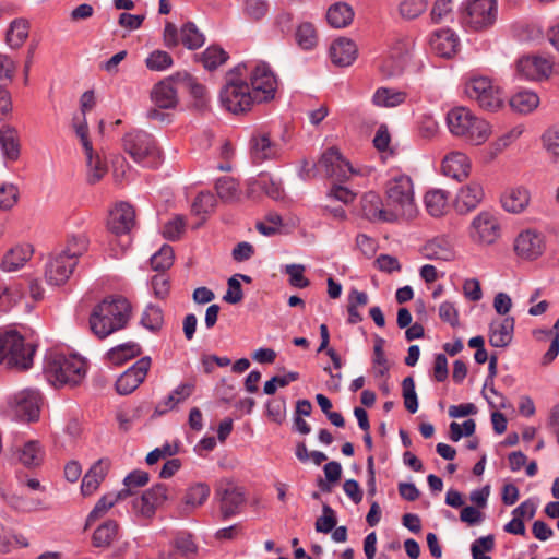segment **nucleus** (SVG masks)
I'll use <instances>...</instances> for the list:
<instances>
[{
  "label": "nucleus",
  "mask_w": 559,
  "mask_h": 559,
  "mask_svg": "<svg viewBox=\"0 0 559 559\" xmlns=\"http://www.w3.org/2000/svg\"><path fill=\"white\" fill-rule=\"evenodd\" d=\"M131 317V305L121 296L105 298L96 305L90 316L91 331L98 338H106L127 326Z\"/></svg>",
  "instance_id": "nucleus-1"
},
{
  "label": "nucleus",
  "mask_w": 559,
  "mask_h": 559,
  "mask_svg": "<svg viewBox=\"0 0 559 559\" xmlns=\"http://www.w3.org/2000/svg\"><path fill=\"white\" fill-rule=\"evenodd\" d=\"M247 67H236L228 71L225 76V84L221 90L219 99L222 106L233 114H245L252 109L258 102L257 95L250 90L242 70Z\"/></svg>",
  "instance_id": "nucleus-2"
},
{
  "label": "nucleus",
  "mask_w": 559,
  "mask_h": 559,
  "mask_svg": "<svg viewBox=\"0 0 559 559\" xmlns=\"http://www.w3.org/2000/svg\"><path fill=\"white\" fill-rule=\"evenodd\" d=\"M86 361L75 354L51 352L47 355L45 374L55 386L80 384L86 376Z\"/></svg>",
  "instance_id": "nucleus-3"
},
{
  "label": "nucleus",
  "mask_w": 559,
  "mask_h": 559,
  "mask_svg": "<svg viewBox=\"0 0 559 559\" xmlns=\"http://www.w3.org/2000/svg\"><path fill=\"white\" fill-rule=\"evenodd\" d=\"M450 132L472 145L484 144L491 134L489 122L477 117L466 107L452 108L447 115Z\"/></svg>",
  "instance_id": "nucleus-4"
},
{
  "label": "nucleus",
  "mask_w": 559,
  "mask_h": 559,
  "mask_svg": "<svg viewBox=\"0 0 559 559\" xmlns=\"http://www.w3.org/2000/svg\"><path fill=\"white\" fill-rule=\"evenodd\" d=\"M386 204L390 217L395 219H413L418 213L415 202L414 185L409 176H393L385 186Z\"/></svg>",
  "instance_id": "nucleus-5"
},
{
  "label": "nucleus",
  "mask_w": 559,
  "mask_h": 559,
  "mask_svg": "<svg viewBox=\"0 0 559 559\" xmlns=\"http://www.w3.org/2000/svg\"><path fill=\"white\" fill-rule=\"evenodd\" d=\"M122 147L135 163L145 167L156 168L163 163V153L154 136L143 130L126 133Z\"/></svg>",
  "instance_id": "nucleus-6"
},
{
  "label": "nucleus",
  "mask_w": 559,
  "mask_h": 559,
  "mask_svg": "<svg viewBox=\"0 0 559 559\" xmlns=\"http://www.w3.org/2000/svg\"><path fill=\"white\" fill-rule=\"evenodd\" d=\"M498 17L497 0H467L462 11V25L472 32H484L493 26Z\"/></svg>",
  "instance_id": "nucleus-7"
},
{
  "label": "nucleus",
  "mask_w": 559,
  "mask_h": 559,
  "mask_svg": "<svg viewBox=\"0 0 559 559\" xmlns=\"http://www.w3.org/2000/svg\"><path fill=\"white\" fill-rule=\"evenodd\" d=\"M34 347L14 331L0 335V361L21 370L28 369L33 362Z\"/></svg>",
  "instance_id": "nucleus-8"
},
{
  "label": "nucleus",
  "mask_w": 559,
  "mask_h": 559,
  "mask_svg": "<svg viewBox=\"0 0 559 559\" xmlns=\"http://www.w3.org/2000/svg\"><path fill=\"white\" fill-rule=\"evenodd\" d=\"M465 94L485 110L496 111L503 106L501 88L487 76H473L465 83Z\"/></svg>",
  "instance_id": "nucleus-9"
},
{
  "label": "nucleus",
  "mask_w": 559,
  "mask_h": 559,
  "mask_svg": "<svg viewBox=\"0 0 559 559\" xmlns=\"http://www.w3.org/2000/svg\"><path fill=\"white\" fill-rule=\"evenodd\" d=\"M501 236V225L498 217L488 212H479L468 227L469 239L478 246H490Z\"/></svg>",
  "instance_id": "nucleus-10"
},
{
  "label": "nucleus",
  "mask_w": 559,
  "mask_h": 559,
  "mask_svg": "<svg viewBox=\"0 0 559 559\" xmlns=\"http://www.w3.org/2000/svg\"><path fill=\"white\" fill-rule=\"evenodd\" d=\"M75 133L80 138L86 156V180L91 185L99 182L108 171L106 160L97 153H94L92 142L88 139V129L84 120L75 123Z\"/></svg>",
  "instance_id": "nucleus-11"
},
{
  "label": "nucleus",
  "mask_w": 559,
  "mask_h": 559,
  "mask_svg": "<svg viewBox=\"0 0 559 559\" xmlns=\"http://www.w3.org/2000/svg\"><path fill=\"white\" fill-rule=\"evenodd\" d=\"M250 84L258 102H270L277 90V80L270 66L265 62L255 63L250 70Z\"/></svg>",
  "instance_id": "nucleus-12"
},
{
  "label": "nucleus",
  "mask_w": 559,
  "mask_h": 559,
  "mask_svg": "<svg viewBox=\"0 0 559 559\" xmlns=\"http://www.w3.org/2000/svg\"><path fill=\"white\" fill-rule=\"evenodd\" d=\"M513 248L519 258L527 261L537 260L546 249L545 236L534 228L523 229L515 237Z\"/></svg>",
  "instance_id": "nucleus-13"
},
{
  "label": "nucleus",
  "mask_w": 559,
  "mask_h": 559,
  "mask_svg": "<svg viewBox=\"0 0 559 559\" xmlns=\"http://www.w3.org/2000/svg\"><path fill=\"white\" fill-rule=\"evenodd\" d=\"M168 499V488L165 484H156L145 490L141 497L132 502L135 515L143 520H152L157 511Z\"/></svg>",
  "instance_id": "nucleus-14"
},
{
  "label": "nucleus",
  "mask_w": 559,
  "mask_h": 559,
  "mask_svg": "<svg viewBox=\"0 0 559 559\" xmlns=\"http://www.w3.org/2000/svg\"><path fill=\"white\" fill-rule=\"evenodd\" d=\"M41 401L39 391L25 389L14 394L9 404L15 417L24 421H35L39 418Z\"/></svg>",
  "instance_id": "nucleus-15"
},
{
  "label": "nucleus",
  "mask_w": 559,
  "mask_h": 559,
  "mask_svg": "<svg viewBox=\"0 0 559 559\" xmlns=\"http://www.w3.org/2000/svg\"><path fill=\"white\" fill-rule=\"evenodd\" d=\"M216 496L219 499V509L224 519L239 513L246 502L245 489L229 479H222L218 483Z\"/></svg>",
  "instance_id": "nucleus-16"
},
{
  "label": "nucleus",
  "mask_w": 559,
  "mask_h": 559,
  "mask_svg": "<svg viewBox=\"0 0 559 559\" xmlns=\"http://www.w3.org/2000/svg\"><path fill=\"white\" fill-rule=\"evenodd\" d=\"M181 87L180 72L164 78L151 91V100L159 109H174L178 105V88Z\"/></svg>",
  "instance_id": "nucleus-17"
},
{
  "label": "nucleus",
  "mask_w": 559,
  "mask_h": 559,
  "mask_svg": "<svg viewBox=\"0 0 559 559\" xmlns=\"http://www.w3.org/2000/svg\"><path fill=\"white\" fill-rule=\"evenodd\" d=\"M318 168L328 177L338 181L347 180L352 175L356 174L352 165L334 147L329 148L322 154L318 162Z\"/></svg>",
  "instance_id": "nucleus-18"
},
{
  "label": "nucleus",
  "mask_w": 559,
  "mask_h": 559,
  "mask_svg": "<svg viewBox=\"0 0 559 559\" xmlns=\"http://www.w3.org/2000/svg\"><path fill=\"white\" fill-rule=\"evenodd\" d=\"M135 224V212L126 202L117 203L109 212L107 219L108 231L116 237H127Z\"/></svg>",
  "instance_id": "nucleus-19"
},
{
  "label": "nucleus",
  "mask_w": 559,
  "mask_h": 559,
  "mask_svg": "<svg viewBox=\"0 0 559 559\" xmlns=\"http://www.w3.org/2000/svg\"><path fill=\"white\" fill-rule=\"evenodd\" d=\"M152 360L148 356L140 358L132 367L126 370L116 381V391L120 395H128L135 391L145 380Z\"/></svg>",
  "instance_id": "nucleus-20"
},
{
  "label": "nucleus",
  "mask_w": 559,
  "mask_h": 559,
  "mask_svg": "<svg viewBox=\"0 0 559 559\" xmlns=\"http://www.w3.org/2000/svg\"><path fill=\"white\" fill-rule=\"evenodd\" d=\"M409 52V44L405 40L395 41L379 63V70L385 78L400 75L405 66Z\"/></svg>",
  "instance_id": "nucleus-21"
},
{
  "label": "nucleus",
  "mask_w": 559,
  "mask_h": 559,
  "mask_svg": "<svg viewBox=\"0 0 559 559\" xmlns=\"http://www.w3.org/2000/svg\"><path fill=\"white\" fill-rule=\"evenodd\" d=\"M71 259L60 252L49 259L45 269V277L49 284L63 285L70 278L76 266V262Z\"/></svg>",
  "instance_id": "nucleus-22"
},
{
  "label": "nucleus",
  "mask_w": 559,
  "mask_h": 559,
  "mask_svg": "<svg viewBox=\"0 0 559 559\" xmlns=\"http://www.w3.org/2000/svg\"><path fill=\"white\" fill-rule=\"evenodd\" d=\"M516 72L527 80L539 81L549 78L552 62L538 56L522 57L516 62Z\"/></svg>",
  "instance_id": "nucleus-23"
},
{
  "label": "nucleus",
  "mask_w": 559,
  "mask_h": 559,
  "mask_svg": "<svg viewBox=\"0 0 559 559\" xmlns=\"http://www.w3.org/2000/svg\"><path fill=\"white\" fill-rule=\"evenodd\" d=\"M263 194L278 201L284 198L285 192L280 181L274 180L269 174H260L248 182L247 195L258 199Z\"/></svg>",
  "instance_id": "nucleus-24"
},
{
  "label": "nucleus",
  "mask_w": 559,
  "mask_h": 559,
  "mask_svg": "<svg viewBox=\"0 0 559 559\" xmlns=\"http://www.w3.org/2000/svg\"><path fill=\"white\" fill-rule=\"evenodd\" d=\"M472 169L469 157L461 151L448 153L441 163V171L444 176L463 181L468 178Z\"/></svg>",
  "instance_id": "nucleus-25"
},
{
  "label": "nucleus",
  "mask_w": 559,
  "mask_h": 559,
  "mask_svg": "<svg viewBox=\"0 0 559 559\" xmlns=\"http://www.w3.org/2000/svg\"><path fill=\"white\" fill-rule=\"evenodd\" d=\"M429 46L433 53L439 57L449 59L457 52L460 41L452 29L442 28L431 34Z\"/></svg>",
  "instance_id": "nucleus-26"
},
{
  "label": "nucleus",
  "mask_w": 559,
  "mask_h": 559,
  "mask_svg": "<svg viewBox=\"0 0 559 559\" xmlns=\"http://www.w3.org/2000/svg\"><path fill=\"white\" fill-rule=\"evenodd\" d=\"M33 254L34 248L31 243H16L4 252L0 269L7 273L16 272L25 266Z\"/></svg>",
  "instance_id": "nucleus-27"
},
{
  "label": "nucleus",
  "mask_w": 559,
  "mask_h": 559,
  "mask_svg": "<svg viewBox=\"0 0 559 559\" xmlns=\"http://www.w3.org/2000/svg\"><path fill=\"white\" fill-rule=\"evenodd\" d=\"M360 203L362 215L371 222L396 221L395 217L389 215L390 206L386 203L384 205L381 197L373 191L365 193Z\"/></svg>",
  "instance_id": "nucleus-28"
},
{
  "label": "nucleus",
  "mask_w": 559,
  "mask_h": 559,
  "mask_svg": "<svg viewBox=\"0 0 559 559\" xmlns=\"http://www.w3.org/2000/svg\"><path fill=\"white\" fill-rule=\"evenodd\" d=\"M484 198V189L480 183L472 181L463 186L454 200L455 210L461 213H468L475 210Z\"/></svg>",
  "instance_id": "nucleus-29"
},
{
  "label": "nucleus",
  "mask_w": 559,
  "mask_h": 559,
  "mask_svg": "<svg viewBox=\"0 0 559 559\" xmlns=\"http://www.w3.org/2000/svg\"><path fill=\"white\" fill-rule=\"evenodd\" d=\"M109 468L110 461L108 459H99L95 462L83 477L81 485L82 495L92 496L106 478Z\"/></svg>",
  "instance_id": "nucleus-30"
},
{
  "label": "nucleus",
  "mask_w": 559,
  "mask_h": 559,
  "mask_svg": "<svg viewBox=\"0 0 559 559\" xmlns=\"http://www.w3.org/2000/svg\"><path fill=\"white\" fill-rule=\"evenodd\" d=\"M500 201L504 211L519 214L528 206L531 193L525 187H511L502 193Z\"/></svg>",
  "instance_id": "nucleus-31"
},
{
  "label": "nucleus",
  "mask_w": 559,
  "mask_h": 559,
  "mask_svg": "<svg viewBox=\"0 0 559 559\" xmlns=\"http://www.w3.org/2000/svg\"><path fill=\"white\" fill-rule=\"evenodd\" d=\"M425 259L436 261H451L455 258V250L452 241L447 237H436L421 248Z\"/></svg>",
  "instance_id": "nucleus-32"
},
{
  "label": "nucleus",
  "mask_w": 559,
  "mask_h": 559,
  "mask_svg": "<svg viewBox=\"0 0 559 559\" xmlns=\"http://www.w3.org/2000/svg\"><path fill=\"white\" fill-rule=\"evenodd\" d=\"M357 46L348 38L340 37L330 47V57L334 64L340 67L350 66L357 58Z\"/></svg>",
  "instance_id": "nucleus-33"
},
{
  "label": "nucleus",
  "mask_w": 559,
  "mask_h": 559,
  "mask_svg": "<svg viewBox=\"0 0 559 559\" xmlns=\"http://www.w3.org/2000/svg\"><path fill=\"white\" fill-rule=\"evenodd\" d=\"M514 319L507 317L493 320L489 326V343L493 347L508 346L513 337Z\"/></svg>",
  "instance_id": "nucleus-34"
},
{
  "label": "nucleus",
  "mask_w": 559,
  "mask_h": 559,
  "mask_svg": "<svg viewBox=\"0 0 559 559\" xmlns=\"http://www.w3.org/2000/svg\"><path fill=\"white\" fill-rule=\"evenodd\" d=\"M194 390L195 384L193 382L180 383L168 396L158 402L155 413L163 415L175 409L180 403L189 399L193 394Z\"/></svg>",
  "instance_id": "nucleus-35"
},
{
  "label": "nucleus",
  "mask_w": 559,
  "mask_h": 559,
  "mask_svg": "<svg viewBox=\"0 0 559 559\" xmlns=\"http://www.w3.org/2000/svg\"><path fill=\"white\" fill-rule=\"evenodd\" d=\"M276 147L271 141L269 133L257 131L251 138V155L254 162L262 163L274 157Z\"/></svg>",
  "instance_id": "nucleus-36"
},
{
  "label": "nucleus",
  "mask_w": 559,
  "mask_h": 559,
  "mask_svg": "<svg viewBox=\"0 0 559 559\" xmlns=\"http://www.w3.org/2000/svg\"><path fill=\"white\" fill-rule=\"evenodd\" d=\"M354 20V10L345 2H336L326 11V21L334 28H344Z\"/></svg>",
  "instance_id": "nucleus-37"
},
{
  "label": "nucleus",
  "mask_w": 559,
  "mask_h": 559,
  "mask_svg": "<svg viewBox=\"0 0 559 559\" xmlns=\"http://www.w3.org/2000/svg\"><path fill=\"white\" fill-rule=\"evenodd\" d=\"M424 201L427 212L433 217H441L449 210V193L442 189L429 190Z\"/></svg>",
  "instance_id": "nucleus-38"
},
{
  "label": "nucleus",
  "mask_w": 559,
  "mask_h": 559,
  "mask_svg": "<svg viewBox=\"0 0 559 559\" xmlns=\"http://www.w3.org/2000/svg\"><path fill=\"white\" fill-rule=\"evenodd\" d=\"M129 497V490H120L116 493L109 492L104 495L95 504L94 509L87 516L86 524L90 525L94 521L104 516L118 501Z\"/></svg>",
  "instance_id": "nucleus-39"
},
{
  "label": "nucleus",
  "mask_w": 559,
  "mask_h": 559,
  "mask_svg": "<svg viewBox=\"0 0 559 559\" xmlns=\"http://www.w3.org/2000/svg\"><path fill=\"white\" fill-rule=\"evenodd\" d=\"M0 145L3 155L9 160H16L20 156V141L16 129L10 126L0 128Z\"/></svg>",
  "instance_id": "nucleus-40"
},
{
  "label": "nucleus",
  "mask_w": 559,
  "mask_h": 559,
  "mask_svg": "<svg viewBox=\"0 0 559 559\" xmlns=\"http://www.w3.org/2000/svg\"><path fill=\"white\" fill-rule=\"evenodd\" d=\"M407 96L405 91L379 87L372 96V103L379 107H396L404 104Z\"/></svg>",
  "instance_id": "nucleus-41"
},
{
  "label": "nucleus",
  "mask_w": 559,
  "mask_h": 559,
  "mask_svg": "<svg viewBox=\"0 0 559 559\" xmlns=\"http://www.w3.org/2000/svg\"><path fill=\"white\" fill-rule=\"evenodd\" d=\"M29 34V23L25 19H15L7 31L5 41L11 48H20Z\"/></svg>",
  "instance_id": "nucleus-42"
},
{
  "label": "nucleus",
  "mask_w": 559,
  "mask_h": 559,
  "mask_svg": "<svg viewBox=\"0 0 559 559\" xmlns=\"http://www.w3.org/2000/svg\"><path fill=\"white\" fill-rule=\"evenodd\" d=\"M119 525L116 521L109 520L99 525L93 534V545L95 547H108L117 538Z\"/></svg>",
  "instance_id": "nucleus-43"
},
{
  "label": "nucleus",
  "mask_w": 559,
  "mask_h": 559,
  "mask_svg": "<svg viewBox=\"0 0 559 559\" xmlns=\"http://www.w3.org/2000/svg\"><path fill=\"white\" fill-rule=\"evenodd\" d=\"M180 76L181 88L187 90L191 94L198 107H205L209 100L206 87L187 72H180Z\"/></svg>",
  "instance_id": "nucleus-44"
},
{
  "label": "nucleus",
  "mask_w": 559,
  "mask_h": 559,
  "mask_svg": "<svg viewBox=\"0 0 559 559\" xmlns=\"http://www.w3.org/2000/svg\"><path fill=\"white\" fill-rule=\"evenodd\" d=\"M141 354V346L136 343H126L111 348L107 353L108 360L116 366L122 365Z\"/></svg>",
  "instance_id": "nucleus-45"
},
{
  "label": "nucleus",
  "mask_w": 559,
  "mask_h": 559,
  "mask_svg": "<svg viewBox=\"0 0 559 559\" xmlns=\"http://www.w3.org/2000/svg\"><path fill=\"white\" fill-rule=\"evenodd\" d=\"M539 105V97L531 91H521L514 94L510 99V106L520 114H528Z\"/></svg>",
  "instance_id": "nucleus-46"
},
{
  "label": "nucleus",
  "mask_w": 559,
  "mask_h": 559,
  "mask_svg": "<svg viewBox=\"0 0 559 559\" xmlns=\"http://www.w3.org/2000/svg\"><path fill=\"white\" fill-rule=\"evenodd\" d=\"M523 133V128L521 126H516L499 136L495 142H492L487 151L489 156V160L495 159L500 153H502L511 143H513L519 136Z\"/></svg>",
  "instance_id": "nucleus-47"
},
{
  "label": "nucleus",
  "mask_w": 559,
  "mask_h": 559,
  "mask_svg": "<svg viewBox=\"0 0 559 559\" xmlns=\"http://www.w3.org/2000/svg\"><path fill=\"white\" fill-rule=\"evenodd\" d=\"M295 40L305 50L314 48L318 44V33L314 25L309 22L299 24L295 32Z\"/></svg>",
  "instance_id": "nucleus-48"
},
{
  "label": "nucleus",
  "mask_w": 559,
  "mask_h": 559,
  "mask_svg": "<svg viewBox=\"0 0 559 559\" xmlns=\"http://www.w3.org/2000/svg\"><path fill=\"white\" fill-rule=\"evenodd\" d=\"M19 460L27 467L38 466L44 460V451L37 441H28L20 450Z\"/></svg>",
  "instance_id": "nucleus-49"
},
{
  "label": "nucleus",
  "mask_w": 559,
  "mask_h": 559,
  "mask_svg": "<svg viewBox=\"0 0 559 559\" xmlns=\"http://www.w3.org/2000/svg\"><path fill=\"white\" fill-rule=\"evenodd\" d=\"M90 240L84 234L72 235L68 238L66 248L60 252L67 254V258H72L78 263V259L83 255L88 249Z\"/></svg>",
  "instance_id": "nucleus-50"
},
{
  "label": "nucleus",
  "mask_w": 559,
  "mask_h": 559,
  "mask_svg": "<svg viewBox=\"0 0 559 559\" xmlns=\"http://www.w3.org/2000/svg\"><path fill=\"white\" fill-rule=\"evenodd\" d=\"M217 195L225 202H231L239 198V183L231 177L219 178L215 186Z\"/></svg>",
  "instance_id": "nucleus-51"
},
{
  "label": "nucleus",
  "mask_w": 559,
  "mask_h": 559,
  "mask_svg": "<svg viewBox=\"0 0 559 559\" xmlns=\"http://www.w3.org/2000/svg\"><path fill=\"white\" fill-rule=\"evenodd\" d=\"M211 489L204 483H197L187 489L183 501L186 506L198 508L202 506L209 498Z\"/></svg>",
  "instance_id": "nucleus-52"
},
{
  "label": "nucleus",
  "mask_w": 559,
  "mask_h": 559,
  "mask_svg": "<svg viewBox=\"0 0 559 559\" xmlns=\"http://www.w3.org/2000/svg\"><path fill=\"white\" fill-rule=\"evenodd\" d=\"M228 59V53L218 46H210L202 53L201 61L205 69L215 70L224 64Z\"/></svg>",
  "instance_id": "nucleus-53"
},
{
  "label": "nucleus",
  "mask_w": 559,
  "mask_h": 559,
  "mask_svg": "<svg viewBox=\"0 0 559 559\" xmlns=\"http://www.w3.org/2000/svg\"><path fill=\"white\" fill-rule=\"evenodd\" d=\"M181 43L189 49H198L204 43L203 35L193 23H187L180 31Z\"/></svg>",
  "instance_id": "nucleus-54"
},
{
  "label": "nucleus",
  "mask_w": 559,
  "mask_h": 559,
  "mask_svg": "<svg viewBox=\"0 0 559 559\" xmlns=\"http://www.w3.org/2000/svg\"><path fill=\"white\" fill-rule=\"evenodd\" d=\"M171 56L164 50H154L145 59V66L151 71H165L173 66Z\"/></svg>",
  "instance_id": "nucleus-55"
},
{
  "label": "nucleus",
  "mask_w": 559,
  "mask_h": 559,
  "mask_svg": "<svg viewBox=\"0 0 559 559\" xmlns=\"http://www.w3.org/2000/svg\"><path fill=\"white\" fill-rule=\"evenodd\" d=\"M427 4V0H403L399 5V12L403 19L414 20L426 11Z\"/></svg>",
  "instance_id": "nucleus-56"
},
{
  "label": "nucleus",
  "mask_w": 559,
  "mask_h": 559,
  "mask_svg": "<svg viewBox=\"0 0 559 559\" xmlns=\"http://www.w3.org/2000/svg\"><path fill=\"white\" fill-rule=\"evenodd\" d=\"M430 16L435 24L452 20L453 0H436L431 9Z\"/></svg>",
  "instance_id": "nucleus-57"
},
{
  "label": "nucleus",
  "mask_w": 559,
  "mask_h": 559,
  "mask_svg": "<svg viewBox=\"0 0 559 559\" xmlns=\"http://www.w3.org/2000/svg\"><path fill=\"white\" fill-rule=\"evenodd\" d=\"M28 543L23 535H11L3 525L0 524V551L10 552L16 547H27Z\"/></svg>",
  "instance_id": "nucleus-58"
},
{
  "label": "nucleus",
  "mask_w": 559,
  "mask_h": 559,
  "mask_svg": "<svg viewBox=\"0 0 559 559\" xmlns=\"http://www.w3.org/2000/svg\"><path fill=\"white\" fill-rule=\"evenodd\" d=\"M141 323L151 331H158L164 323L162 309L156 306H147L143 312Z\"/></svg>",
  "instance_id": "nucleus-59"
},
{
  "label": "nucleus",
  "mask_w": 559,
  "mask_h": 559,
  "mask_svg": "<svg viewBox=\"0 0 559 559\" xmlns=\"http://www.w3.org/2000/svg\"><path fill=\"white\" fill-rule=\"evenodd\" d=\"M402 393L405 408L414 414L418 409V400L415 391V381L412 377H406L402 382Z\"/></svg>",
  "instance_id": "nucleus-60"
},
{
  "label": "nucleus",
  "mask_w": 559,
  "mask_h": 559,
  "mask_svg": "<svg viewBox=\"0 0 559 559\" xmlns=\"http://www.w3.org/2000/svg\"><path fill=\"white\" fill-rule=\"evenodd\" d=\"M174 263V251L170 246L164 245L158 252L151 258V265L155 271H165Z\"/></svg>",
  "instance_id": "nucleus-61"
},
{
  "label": "nucleus",
  "mask_w": 559,
  "mask_h": 559,
  "mask_svg": "<svg viewBox=\"0 0 559 559\" xmlns=\"http://www.w3.org/2000/svg\"><path fill=\"white\" fill-rule=\"evenodd\" d=\"M306 267L302 264H288L285 266V274L289 276V284L296 288H306L310 282L305 277Z\"/></svg>",
  "instance_id": "nucleus-62"
},
{
  "label": "nucleus",
  "mask_w": 559,
  "mask_h": 559,
  "mask_svg": "<svg viewBox=\"0 0 559 559\" xmlns=\"http://www.w3.org/2000/svg\"><path fill=\"white\" fill-rule=\"evenodd\" d=\"M245 14L253 20H262L269 12V3L265 0H246Z\"/></svg>",
  "instance_id": "nucleus-63"
},
{
  "label": "nucleus",
  "mask_w": 559,
  "mask_h": 559,
  "mask_svg": "<svg viewBox=\"0 0 559 559\" xmlns=\"http://www.w3.org/2000/svg\"><path fill=\"white\" fill-rule=\"evenodd\" d=\"M19 199L17 187L12 183H3L0 186V209H12Z\"/></svg>",
  "instance_id": "nucleus-64"
}]
</instances>
